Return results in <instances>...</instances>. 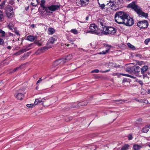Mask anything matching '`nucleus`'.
<instances>
[{
  "mask_svg": "<svg viewBox=\"0 0 150 150\" xmlns=\"http://www.w3.org/2000/svg\"><path fill=\"white\" fill-rule=\"evenodd\" d=\"M104 45H105V46L106 47H109V48H110H110L111 47V45H109L107 44H105Z\"/></svg>",
  "mask_w": 150,
  "mask_h": 150,
  "instance_id": "bf43d9fd",
  "label": "nucleus"
},
{
  "mask_svg": "<svg viewBox=\"0 0 150 150\" xmlns=\"http://www.w3.org/2000/svg\"><path fill=\"white\" fill-rule=\"evenodd\" d=\"M72 55L71 54H69L67 56H65L64 58H62V59L64 62V64L71 59L72 58Z\"/></svg>",
  "mask_w": 150,
  "mask_h": 150,
  "instance_id": "f8f14e48",
  "label": "nucleus"
},
{
  "mask_svg": "<svg viewBox=\"0 0 150 150\" xmlns=\"http://www.w3.org/2000/svg\"><path fill=\"white\" fill-rule=\"evenodd\" d=\"M114 74H115V75H117L118 76H119V74L120 75H122L123 76H125L128 77L134 78V77L133 76L128 74H124L122 73H120L119 74L117 73H115Z\"/></svg>",
  "mask_w": 150,
  "mask_h": 150,
  "instance_id": "4be33fe9",
  "label": "nucleus"
},
{
  "mask_svg": "<svg viewBox=\"0 0 150 150\" xmlns=\"http://www.w3.org/2000/svg\"><path fill=\"white\" fill-rule=\"evenodd\" d=\"M34 44V43H32V44H28L27 45V46L26 47V48H27V47L28 48V49H29V50L30 49V48H28V47H31V46L33 45Z\"/></svg>",
  "mask_w": 150,
  "mask_h": 150,
  "instance_id": "603ef678",
  "label": "nucleus"
},
{
  "mask_svg": "<svg viewBox=\"0 0 150 150\" xmlns=\"http://www.w3.org/2000/svg\"><path fill=\"white\" fill-rule=\"evenodd\" d=\"M118 1L120 4H122L124 2V0H118Z\"/></svg>",
  "mask_w": 150,
  "mask_h": 150,
  "instance_id": "6e6d98bb",
  "label": "nucleus"
},
{
  "mask_svg": "<svg viewBox=\"0 0 150 150\" xmlns=\"http://www.w3.org/2000/svg\"><path fill=\"white\" fill-rule=\"evenodd\" d=\"M51 48L50 47L45 46L41 47L37 51L35 52L36 54H38L43 52V50H47L49 48Z\"/></svg>",
  "mask_w": 150,
  "mask_h": 150,
  "instance_id": "1a4fd4ad",
  "label": "nucleus"
},
{
  "mask_svg": "<svg viewBox=\"0 0 150 150\" xmlns=\"http://www.w3.org/2000/svg\"><path fill=\"white\" fill-rule=\"evenodd\" d=\"M150 41V39L149 38L145 40L144 41L145 44L146 45Z\"/></svg>",
  "mask_w": 150,
  "mask_h": 150,
  "instance_id": "8fccbe9b",
  "label": "nucleus"
},
{
  "mask_svg": "<svg viewBox=\"0 0 150 150\" xmlns=\"http://www.w3.org/2000/svg\"><path fill=\"white\" fill-rule=\"evenodd\" d=\"M42 102H45L46 100V99L45 98H42L41 100Z\"/></svg>",
  "mask_w": 150,
  "mask_h": 150,
  "instance_id": "774afa93",
  "label": "nucleus"
},
{
  "mask_svg": "<svg viewBox=\"0 0 150 150\" xmlns=\"http://www.w3.org/2000/svg\"><path fill=\"white\" fill-rule=\"evenodd\" d=\"M110 48H109L108 49L106 50L105 51H103L101 52H100L99 53V54H106L108 52Z\"/></svg>",
  "mask_w": 150,
  "mask_h": 150,
  "instance_id": "f704fd0d",
  "label": "nucleus"
},
{
  "mask_svg": "<svg viewBox=\"0 0 150 150\" xmlns=\"http://www.w3.org/2000/svg\"><path fill=\"white\" fill-rule=\"evenodd\" d=\"M129 147V146L128 144H125L122 147L120 150H127Z\"/></svg>",
  "mask_w": 150,
  "mask_h": 150,
  "instance_id": "c756f323",
  "label": "nucleus"
},
{
  "mask_svg": "<svg viewBox=\"0 0 150 150\" xmlns=\"http://www.w3.org/2000/svg\"><path fill=\"white\" fill-rule=\"evenodd\" d=\"M55 41V38H54L53 37H51L49 39L48 42H47V45H48L50 44H52L54 43Z\"/></svg>",
  "mask_w": 150,
  "mask_h": 150,
  "instance_id": "412c9836",
  "label": "nucleus"
},
{
  "mask_svg": "<svg viewBox=\"0 0 150 150\" xmlns=\"http://www.w3.org/2000/svg\"><path fill=\"white\" fill-rule=\"evenodd\" d=\"M30 27L34 28L35 27V25L34 24H33L30 25Z\"/></svg>",
  "mask_w": 150,
  "mask_h": 150,
  "instance_id": "338daca9",
  "label": "nucleus"
},
{
  "mask_svg": "<svg viewBox=\"0 0 150 150\" xmlns=\"http://www.w3.org/2000/svg\"><path fill=\"white\" fill-rule=\"evenodd\" d=\"M128 138L129 140H132L133 138L132 134H129L128 136Z\"/></svg>",
  "mask_w": 150,
  "mask_h": 150,
  "instance_id": "de8ad7c7",
  "label": "nucleus"
},
{
  "mask_svg": "<svg viewBox=\"0 0 150 150\" xmlns=\"http://www.w3.org/2000/svg\"><path fill=\"white\" fill-rule=\"evenodd\" d=\"M22 65H21L19 66V67H17L14 69L13 70V72H15V71H17V70H18L19 69H21V66Z\"/></svg>",
  "mask_w": 150,
  "mask_h": 150,
  "instance_id": "37998d69",
  "label": "nucleus"
},
{
  "mask_svg": "<svg viewBox=\"0 0 150 150\" xmlns=\"http://www.w3.org/2000/svg\"><path fill=\"white\" fill-rule=\"evenodd\" d=\"M8 28L10 30H12L13 28V26L10 25V24H9L8 25Z\"/></svg>",
  "mask_w": 150,
  "mask_h": 150,
  "instance_id": "864d4df0",
  "label": "nucleus"
},
{
  "mask_svg": "<svg viewBox=\"0 0 150 150\" xmlns=\"http://www.w3.org/2000/svg\"><path fill=\"white\" fill-rule=\"evenodd\" d=\"M86 32L87 33H90L92 34H96L98 35H100L101 33H100L95 32L94 31H93L91 30H87Z\"/></svg>",
  "mask_w": 150,
  "mask_h": 150,
  "instance_id": "5701e85b",
  "label": "nucleus"
},
{
  "mask_svg": "<svg viewBox=\"0 0 150 150\" xmlns=\"http://www.w3.org/2000/svg\"><path fill=\"white\" fill-rule=\"evenodd\" d=\"M98 25H101L102 26L103 29V28H104V26L105 25H104V20L102 18H100L98 19Z\"/></svg>",
  "mask_w": 150,
  "mask_h": 150,
  "instance_id": "dca6fc26",
  "label": "nucleus"
},
{
  "mask_svg": "<svg viewBox=\"0 0 150 150\" xmlns=\"http://www.w3.org/2000/svg\"><path fill=\"white\" fill-rule=\"evenodd\" d=\"M138 83L141 85L143 84L142 81L141 80H139L138 81Z\"/></svg>",
  "mask_w": 150,
  "mask_h": 150,
  "instance_id": "0e129e2a",
  "label": "nucleus"
},
{
  "mask_svg": "<svg viewBox=\"0 0 150 150\" xmlns=\"http://www.w3.org/2000/svg\"><path fill=\"white\" fill-rule=\"evenodd\" d=\"M88 100H85L77 104V107H82L83 106L86 105H87Z\"/></svg>",
  "mask_w": 150,
  "mask_h": 150,
  "instance_id": "2eb2a0df",
  "label": "nucleus"
},
{
  "mask_svg": "<svg viewBox=\"0 0 150 150\" xmlns=\"http://www.w3.org/2000/svg\"><path fill=\"white\" fill-rule=\"evenodd\" d=\"M4 9L6 13L13 11V7L9 5L6 6Z\"/></svg>",
  "mask_w": 150,
  "mask_h": 150,
  "instance_id": "9b49d317",
  "label": "nucleus"
},
{
  "mask_svg": "<svg viewBox=\"0 0 150 150\" xmlns=\"http://www.w3.org/2000/svg\"><path fill=\"white\" fill-rule=\"evenodd\" d=\"M149 128L147 126H146L142 129V132L143 133H147L149 131Z\"/></svg>",
  "mask_w": 150,
  "mask_h": 150,
  "instance_id": "c85d7f7f",
  "label": "nucleus"
},
{
  "mask_svg": "<svg viewBox=\"0 0 150 150\" xmlns=\"http://www.w3.org/2000/svg\"><path fill=\"white\" fill-rule=\"evenodd\" d=\"M45 2V1L44 0H41L40 6L41 7H42L44 9H45V10L47 9V7H46L44 6Z\"/></svg>",
  "mask_w": 150,
  "mask_h": 150,
  "instance_id": "393cba45",
  "label": "nucleus"
},
{
  "mask_svg": "<svg viewBox=\"0 0 150 150\" xmlns=\"http://www.w3.org/2000/svg\"><path fill=\"white\" fill-rule=\"evenodd\" d=\"M99 72V70L98 69H96L91 71V73H98Z\"/></svg>",
  "mask_w": 150,
  "mask_h": 150,
  "instance_id": "09e8293b",
  "label": "nucleus"
},
{
  "mask_svg": "<svg viewBox=\"0 0 150 150\" xmlns=\"http://www.w3.org/2000/svg\"><path fill=\"white\" fill-rule=\"evenodd\" d=\"M42 102L41 100H39V99H36L35 100V101L34 105H37L39 103H40Z\"/></svg>",
  "mask_w": 150,
  "mask_h": 150,
  "instance_id": "72a5a7b5",
  "label": "nucleus"
},
{
  "mask_svg": "<svg viewBox=\"0 0 150 150\" xmlns=\"http://www.w3.org/2000/svg\"><path fill=\"white\" fill-rule=\"evenodd\" d=\"M115 20L116 22L120 24H123L127 26H131L134 24V20L127 13L119 11L115 14Z\"/></svg>",
  "mask_w": 150,
  "mask_h": 150,
  "instance_id": "f257e3e1",
  "label": "nucleus"
},
{
  "mask_svg": "<svg viewBox=\"0 0 150 150\" xmlns=\"http://www.w3.org/2000/svg\"><path fill=\"white\" fill-rule=\"evenodd\" d=\"M133 148L134 150H139L142 146L138 144H135L133 145Z\"/></svg>",
  "mask_w": 150,
  "mask_h": 150,
  "instance_id": "cd10ccee",
  "label": "nucleus"
},
{
  "mask_svg": "<svg viewBox=\"0 0 150 150\" xmlns=\"http://www.w3.org/2000/svg\"><path fill=\"white\" fill-rule=\"evenodd\" d=\"M0 33L2 34V37H4L5 36V32L2 29H0Z\"/></svg>",
  "mask_w": 150,
  "mask_h": 150,
  "instance_id": "a19ab883",
  "label": "nucleus"
},
{
  "mask_svg": "<svg viewBox=\"0 0 150 150\" xmlns=\"http://www.w3.org/2000/svg\"><path fill=\"white\" fill-rule=\"evenodd\" d=\"M148 69V67L146 65L144 66L142 68H141V74H143Z\"/></svg>",
  "mask_w": 150,
  "mask_h": 150,
  "instance_id": "f3484780",
  "label": "nucleus"
},
{
  "mask_svg": "<svg viewBox=\"0 0 150 150\" xmlns=\"http://www.w3.org/2000/svg\"><path fill=\"white\" fill-rule=\"evenodd\" d=\"M71 32L75 34H76L78 33V31L76 29H72L71 30Z\"/></svg>",
  "mask_w": 150,
  "mask_h": 150,
  "instance_id": "4c0bfd02",
  "label": "nucleus"
},
{
  "mask_svg": "<svg viewBox=\"0 0 150 150\" xmlns=\"http://www.w3.org/2000/svg\"><path fill=\"white\" fill-rule=\"evenodd\" d=\"M136 13L139 17H143L146 18L148 17V14L143 11L142 9L140 7Z\"/></svg>",
  "mask_w": 150,
  "mask_h": 150,
  "instance_id": "0eeeda50",
  "label": "nucleus"
},
{
  "mask_svg": "<svg viewBox=\"0 0 150 150\" xmlns=\"http://www.w3.org/2000/svg\"><path fill=\"white\" fill-rule=\"evenodd\" d=\"M35 105L33 104H28L26 105V106L29 108H32Z\"/></svg>",
  "mask_w": 150,
  "mask_h": 150,
  "instance_id": "ea45409f",
  "label": "nucleus"
},
{
  "mask_svg": "<svg viewBox=\"0 0 150 150\" xmlns=\"http://www.w3.org/2000/svg\"><path fill=\"white\" fill-rule=\"evenodd\" d=\"M143 62L142 61H138L137 62V64L138 65H141L142 64Z\"/></svg>",
  "mask_w": 150,
  "mask_h": 150,
  "instance_id": "13d9d810",
  "label": "nucleus"
},
{
  "mask_svg": "<svg viewBox=\"0 0 150 150\" xmlns=\"http://www.w3.org/2000/svg\"><path fill=\"white\" fill-rule=\"evenodd\" d=\"M55 32V30L52 27H50L48 29V33L49 35H52Z\"/></svg>",
  "mask_w": 150,
  "mask_h": 150,
  "instance_id": "aec40b11",
  "label": "nucleus"
},
{
  "mask_svg": "<svg viewBox=\"0 0 150 150\" xmlns=\"http://www.w3.org/2000/svg\"><path fill=\"white\" fill-rule=\"evenodd\" d=\"M34 44H35L38 46H41L42 45V44L38 40H35L34 43Z\"/></svg>",
  "mask_w": 150,
  "mask_h": 150,
  "instance_id": "58836bf2",
  "label": "nucleus"
},
{
  "mask_svg": "<svg viewBox=\"0 0 150 150\" xmlns=\"http://www.w3.org/2000/svg\"><path fill=\"white\" fill-rule=\"evenodd\" d=\"M29 50V49H28V48L27 47L26 48L22 49V50H19L18 51V52L15 53L14 54V55H20L22 53H23V52H24L26 51Z\"/></svg>",
  "mask_w": 150,
  "mask_h": 150,
  "instance_id": "4468645a",
  "label": "nucleus"
},
{
  "mask_svg": "<svg viewBox=\"0 0 150 150\" xmlns=\"http://www.w3.org/2000/svg\"><path fill=\"white\" fill-rule=\"evenodd\" d=\"M7 17L8 18H12L14 15V13L13 11L12 12H8L6 13Z\"/></svg>",
  "mask_w": 150,
  "mask_h": 150,
  "instance_id": "b1692460",
  "label": "nucleus"
},
{
  "mask_svg": "<svg viewBox=\"0 0 150 150\" xmlns=\"http://www.w3.org/2000/svg\"><path fill=\"white\" fill-rule=\"evenodd\" d=\"M149 22L146 20H144L139 21L137 25L140 28V29H146L148 28L149 26Z\"/></svg>",
  "mask_w": 150,
  "mask_h": 150,
  "instance_id": "20e7f679",
  "label": "nucleus"
},
{
  "mask_svg": "<svg viewBox=\"0 0 150 150\" xmlns=\"http://www.w3.org/2000/svg\"><path fill=\"white\" fill-rule=\"evenodd\" d=\"M23 96L24 95L22 93H20L17 94L16 96V97L18 99L21 100L23 99Z\"/></svg>",
  "mask_w": 150,
  "mask_h": 150,
  "instance_id": "bb28decb",
  "label": "nucleus"
},
{
  "mask_svg": "<svg viewBox=\"0 0 150 150\" xmlns=\"http://www.w3.org/2000/svg\"><path fill=\"white\" fill-rule=\"evenodd\" d=\"M64 64V62L62 58L59 59L55 61L53 63V65L54 67L56 66L59 64Z\"/></svg>",
  "mask_w": 150,
  "mask_h": 150,
  "instance_id": "9d476101",
  "label": "nucleus"
},
{
  "mask_svg": "<svg viewBox=\"0 0 150 150\" xmlns=\"http://www.w3.org/2000/svg\"><path fill=\"white\" fill-rule=\"evenodd\" d=\"M142 119L139 118V119H138L137 120V121L140 122V123L141 124V123H142Z\"/></svg>",
  "mask_w": 150,
  "mask_h": 150,
  "instance_id": "680f3d73",
  "label": "nucleus"
},
{
  "mask_svg": "<svg viewBox=\"0 0 150 150\" xmlns=\"http://www.w3.org/2000/svg\"><path fill=\"white\" fill-rule=\"evenodd\" d=\"M37 36H34L32 35H29L27 37V40L31 42L33 41L37 38Z\"/></svg>",
  "mask_w": 150,
  "mask_h": 150,
  "instance_id": "a211bd4d",
  "label": "nucleus"
},
{
  "mask_svg": "<svg viewBox=\"0 0 150 150\" xmlns=\"http://www.w3.org/2000/svg\"><path fill=\"white\" fill-rule=\"evenodd\" d=\"M40 0H32L33 2H31V4L33 6L36 7L39 4Z\"/></svg>",
  "mask_w": 150,
  "mask_h": 150,
  "instance_id": "6ab92c4d",
  "label": "nucleus"
},
{
  "mask_svg": "<svg viewBox=\"0 0 150 150\" xmlns=\"http://www.w3.org/2000/svg\"><path fill=\"white\" fill-rule=\"evenodd\" d=\"M14 0H9L8 3L11 5H13L15 3Z\"/></svg>",
  "mask_w": 150,
  "mask_h": 150,
  "instance_id": "c03bdc74",
  "label": "nucleus"
},
{
  "mask_svg": "<svg viewBox=\"0 0 150 150\" xmlns=\"http://www.w3.org/2000/svg\"><path fill=\"white\" fill-rule=\"evenodd\" d=\"M61 6V5H52L47 7V9L45 10V11L47 13H50V11H55L59 9Z\"/></svg>",
  "mask_w": 150,
  "mask_h": 150,
  "instance_id": "39448f33",
  "label": "nucleus"
},
{
  "mask_svg": "<svg viewBox=\"0 0 150 150\" xmlns=\"http://www.w3.org/2000/svg\"><path fill=\"white\" fill-rule=\"evenodd\" d=\"M135 100L139 102H142L143 101V100L142 99H140V100H139L137 98H136L135 99Z\"/></svg>",
  "mask_w": 150,
  "mask_h": 150,
  "instance_id": "4d7b16f0",
  "label": "nucleus"
},
{
  "mask_svg": "<svg viewBox=\"0 0 150 150\" xmlns=\"http://www.w3.org/2000/svg\"><path fill=\"white\" fill-rule=\"evenodd\" d=\"M104 28H103V31L100 33V35L108 34L113 35L116 33V29L113 27L106 26H104Z\"/></svg>",
  "mask_w": 150,
  "mask_h": 150,
  "instance_id": "f03ea898",
  "label": "nucleus"
},
{
  "mask_svg": "<svg viewBox=\"0 0 150 150\" xmlns=\"http://www.w3.org/2000/svg\"><path fill=\"white\" fill-rule=\"evenodd\" d=\"M141 68L138 66L135 65L134 66L128 67L126 69V71L130 73L138 74L140 71Z\"/></svg>",
  "mask_w": 150,
  "mask_h": 150,
  "instance_id": "7ed1b4c3",
  "label": "nucleus"
},
{
  "mask_svg": "<svg viewBox=\"0 0 150 150\" xmlns=\"http://www.w3.org/2000/svg\"><path fill=\"white\" fill-rule=\"evenodd\" d=\"M127 7L133 10L136 12L138 11L139 8H140V7L136 4V2L134 1H133L128 4L127 6Z\"/></svg>",
  "mask_w": 150,
  "mask_h": 150,
  "instance_id": "423d86ee",
  "label": "nucleus"
},
{
  "mask_svg": "<svg viewBox=\"0 0 150 150\" xmlns=\"http://www.w3.org/2000/svg\"><path fill=\"white\" fill-rule=\"evenodd\" d=\"M127 79L126 78H125L123 79V80L122 81V83H125L126 82H127Z\"/></svg>",
  "mask_w": 150,
  "mask_h": 150,
  "instance_id": "e2e57ef3",
  "label": "nucleus"
},
{
  "mask_svg": "<svg viewBox=\"0 0 150 150\" xmlns=\"http://www.w3.org/2000/svg\"><path fill=\"white\" fill-rule=\"evenodd\" d=\"M6 1V0H4L2 2L1 4V7L0 8L1 9H2L4 8L5 5V3Z\"/></svg>",
  "mask_w": 150,
  "mask_h": 150,
  "instance_id": "7c9ffc66",
  "label": "nucleus"
},
{
  "mask_svg": "<svg viewBox=\"0 0 150 150\" xmlns=\"http://www.w3.org/2000/svg\"><path fill=\"white\" fill-rule=\"evenodd\" d=\"M97 28V25L95 24H91L89 27L90 30L94 31L95 32L97 33H101V32H98L96 30V29Z\"/></svg>",
  "mask_w": 150,
  "mask_h": 150,
  "instance_id": "ddd939ff",
  "label": "nucleus"
},
{
  "mask_svg": "<svg viewBox=\"0 0 150 150\" xmlns=\"http://www.w3.org/2000/svg\"><path fill=\"white\" fill-rule=\"evenodd\" d=\"M15 33L18 35H20V34H19V32L17 30H15Z\"/></svg>",
  "mask_w": 150,
  "mask_h": 150,
  "instance_id": "052dcab7",
  "label": "nucleus"
},
{
  "mask_svg": "<svg viewBox=\"0 0 150 150\" xmlns=\"http://www.w3.org/2000/svg\"><path fill=\"white\" fill-rule=\"evenodd\" d=\"M119 6H117V4L115 5V6H113L112 7H111V9L113 10H116L118 8Z\"/></svg>",
  "mask_w": 150,
  "mask_h": 150,
  "instance_id": "e433bc0d",
  "label": "nucleus"
},
{
  "mask_svg": "<svg viewBox=\"0 0 150 150\" xmlns=\"http://www.w3.org/2000/svg\"><path fill=\"white\" fill-rule=\"evenodd\" d=\"M98 4L99 5L100 8L102 10H103V9H105V5L104 4H101L99 3H98Z\"/></svg>",
  "mask_w": 150,
  "mask_h": 150,
  "instance_id": "c9c22d12",
  "label": "nucleus"
},
{
  "mask_svg": "<svg viewBox=\"0 0 150 150\" xmlns=\"http://www.w3.org/2000/svg\"><path fill=\"white\" fill-rule=\"evenodd\" d=\"M30 53V52H28L27 53H24L23 55V57H25L26 56H29Z\"/></svg>",
  "mask_w": 150,
  "mask_h": 150,
  "instance_id": "3c124183",
  "label": "nucleus"
},
{
  "mask_svg": "<svg viewBox=\"0 0 150 150\" xmlns=\"http://www.w3.org/2000/svg\"><path fill=\"white\" fill-rule=\"evenodd\" d=\"M109 3L112 4H110V5H109V6H110L111 8L117 5V4H116V2H115V1H112L111 0H110V1L109 2Z\"/></svg>",
  "mask_w": 150,
  "mask_h": 150,
  "instance_id": "473e14b6",
  "label": "nucleus"
},
{
  "mask_svg": "<svg viewBox=\"0 0 150 150\" xmlns=\"http://www.w3.org/2000/svg\"><path fill=\"white\" fill-rule=\"evenodd\" d=\"M4 19V15L3 14V12L0 10V22L3 21Z\"/></svg>",
  "mask_w": 150,
  "mask_h": 150,
  "instance_id": "a878e982",
  "label": "nucleus"
},
{
  "mask_svg": "<svg viewBox=\"0 0 150 150\" xmlns=\"http://www.w3.org/2000/svg\"><path fill=\"white\" fill-rule=\"evenodd\" d=\"M4 44V41L3 39L0 38V45H3Z\"/></svg>",
  "mask_w": 150,
  "mask_h": 150,
  "instance_id": "a18cd8bd",
  "label": "nucleus"
},
{
  "mask_svg": "<svg viewBox=\"0 0 150 150\" xmlns=\"http://www.w3.org/2000/svg\"><path fill=\"white\" fill-rule=\"evenodd\" d=\"M42 81V78H40L37 81V84L38 83H39V82L40 81Z\"/></svg>",
  "mask_w": 150,
  "mask_h": 150,
  "instance_id": "69168bd1",
  "label": "nucleus"
},
{
  "mask_svg": "<svg viewBox=\"0 0 150 150\" xmlns=\"http://www.w3.org/2000/svg\"><path fill=\"white\" fill-rule=\"evenodd\" d=\"M89 148L91 150H95L96 149V146H90Z\"/></svg>",
  "mask_w": 150,
  "mask_h": 150,
  "instance_id": "79ce46f5",
  "label": "nucleus"
},
{
  "mask_svg": "<svg viewBox=\"0 0 150 150\" xmlns=\"http://www.w3.org/2000/svg\"><path fill=\"white\" fill-rule=\"evenodd\" d=\"M127 45L129 47L131 48L132 50H134L136 48L134 46L132 45L130 43H127Z\"/></svg>",
  "mask_w": 150,
  "mask_h": 150,
  "instance_id": "2f4dec72",
  "label": "nucleus"
},
{
  "mask_svg": "<svg viewBox=\"0 0 150 150\" xmlns=\"http://www.w3.org/2000/svg\"><path fill=\"white\" fill-rule=\"evenodd\" d=\"M88 2L86 0H78L77 1L76 3L78 4V6H84L88 4L86 2Z\"/></svg>",
  "mask_w": 150,
  "mask_h": 150,
  "instance_id": "6e6552de",
  "label": "nucleus"
},
{
  "mask_svg": "<svg viewBox=\"0 0 150 150\" xmlns=\"http://www.w3.org/2000/svg\"><path fill=\"white\" fill-rule=\"evenodd\" d=\"M110 71V69H108V70H106L105 71H100V72H102V73H106V72L109 71Z\"/></svg>",
  "mask_w": 150,
  "mask_h": 150,
  "instance_id": "5fc2aeb1",
  "label": "nucleus"
},
{
  "mask_svg": "<svg viewBox=\"0 0 150 150\" xmlns=\"http://www.w3.org/2000/svg\"><path fill=\"white\" fill-rule=\"evenodd\" d=\"M143 76V78L144 79L145 78H149V76H147V74H145V73H144L143 74H142Z\"/></svg>",
  "mask_w": 150,
  "mask_h": 150,
  "instance_id": "49530a36",
  "label": "nucleus"
}]
</instances>
